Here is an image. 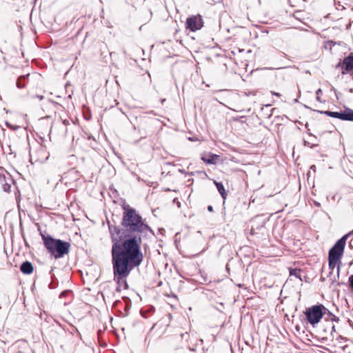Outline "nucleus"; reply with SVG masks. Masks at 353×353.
Here are the masks:
<instances>
[{"instance_id": "obj_1", "label": "nucleus", "mask_w": 353, "mask_h": 353, "mask_svg": "<svg viewBox=\"0 0 353 353\" xmlns=\"http://www.w3.org/2000/svg\"><path fill=\"white\" fill-rule=\"evenodd\" d=\"M123 229L109 225L112 243L111 254L114 279L127 288L125 279L143 260L141 252V234L150 231L144 219L133 208L125 209Z\"/></svg>"}, {"instance_id": "obj_6", "label": "nucleus", "mask_w": 353, "mask_h": 353, "mask_svg": "<svg viewBox=\"0 0 353 353\" xmlns=\"http://www.w3.org/2000/svg\"><path fill=\"white\" fill-rule=\"evenodd\" d=\"M330 117L340 119L341 120L353 121V110L351 109H345L344 111L338 112H326Z\"/></svg>"}, {"instance_id": "obj_4", "label": "nucleus", "mask_w": 353, "mask_h": 353, "mask_svg": "<svg viewBox=\"0 0 353 353\" xmlns=\"http://www.w3.org/2000/svg\"><path fill=\"white\" fill-rule=\"evenodd\" d=\"M325 310L323 305H316L307 308L304 313L307 321L314 325L321 321Z\"/></svg>"}, {"instance_id": "obj_7", "label": "nucleus", "mask_w": 353, "mask_h": 353, "mask_svg": "<svg viewBox=\"0 0 353 353\" xmlns=\"http://www.w3.org/2000/svg\"><path fill=\"white\" fill-rule=\"evenodd\" d=\"M339 66L341 68L343 74L351 72L353 70V54L351 53L344 58L343 61L339 63Z\"/></svg>"}, {"instance_id": "obj_9", "label": "nucleus", "mask_w": 353, "mask_h": 353, "mask_svg": "<svg viewBox=\"0 0 353 353\" xmlns=\"http://www.w3.org/2000/svg\"><path fill=\"white\" fill-rule=\"evenodd\" d=\"M21 271L26 274H30L33 272V266L29 261L23 262L20 268Z\"/></svg>"}, {"instance_id": "obj_12", "label": "nucleus", "mask_w": 353, "mask_h": 353, "mask_svg": "<svg viewBox=\"0 0 353 353\" xmlns=\"http://www.w3.org/2000/svg\"><path fill=\"white\" fill-rule=\"evenodd\" d=\"M25 77L23 76H21L18 79V80L17 81V85L18 88H23L25 87V85L23 83H22V82H21L22 79H23Z\"/></svg>"}, {"instance_id": "obj_16", "label": "nucleus", "mask_w": 353, "mask_h": 353, "mask_svg": "<svg viewBox=\"0 0 353 353\" xmlns=\"http://www.w3.org/2000/svg\"><path fill=\"white\" fill-rule=\"evenodd\" d=\"M350 92H353V88H352V89H350Z\"/></svg>"}, {"instance_id": "obj_3", "label": "nucleus", "mask_w": 353, "mask_h": 353, "mask_svg": "<svg viewBox=\"0 0 353 353\" xmlns=\"http://www.w3.org/2000/svg\"><path fill=\"white\" fill-rule=\"evenodd\" d=\"M352 233H353V230L338 240L329 252V267L332 270L336 268L338 274L339 273L341 260L343 254L346 241Z\"/></svg>"}, {"instance_id": "obj_11", "label": "nucleus", "mask_w": 353, "mask_h": 353, "mask_svg": "<svg viewBox=\"0 0 353 353\" xmlns=\"http://www.w3.org/2000/svg\"><path fill=\"white\" fill-rule=\"evenodd\" d=\"M290 274L291 276H295L296 278H300V270L297 269L291 270L290 272Z\"/></svg>"}, {"instance_id": "obj_2", "label": "nucleus", "mask_w": 353, "mask_h": 353, "mask_svg": "<svg viewBox=\"0 0 353 353\" xmlns=\"http://www.w3.org/2000/svg\"><path fill=\"white\" fill-rule=\"evenodd\" d=\"M42 239L48 252L55 259L62 258L69 253L70 243L45 235H42Z\"/></svg>"}, {"instance_id": "obj_14", "label": "nucleus", "mask_w": 353, "mask_h": 353, "mask_svg": "<svg viewBox=\"0 0 353 353\" xmlns=\"http://www.w3.org/2000/svg\"><path fill=\"white\" fill-rule=\"evenodd\" d=\"M271 93H272V94L277 96V97H280L281 96V94L279 93V92H275L272 91Z\"/></svg>"}, {"instance_id": "obj_13", "label": "nucleus", "mask_w": 353, "mask_h": 353, "mask_svg": "<svg viewBox=\"0 0 353 353\" xmlns=\"http://www.w3.org/2000/svg\"><path fill=\"white\" fill-rule=\"evenodd\" d=\"M322 94V90L321 89H318L316 91V100L318 101H321V99H320V94Z\"/></svg>"}, {"instance_id": "obj_17", "label": "nucleus", "mask_w": 353, "mask_h": 353, "mask_svg": "<svg viewBox=\"0 0 353 353\" xmlns=\"http://www.w3.org/2000/svg\"><path fill=\"white\" fill-rule=\"evenodd\" d=\"M2 178V175L0 174V180Z\"/></svg>"}, {"instance_id": "obj_15", "label": "nucleus", "mask_w": 353, "mask_h": 353, "mask_svg": "<svg viewBox=\"0 0 353 353\" xmlns=\"http://www.w3.org/2000/svg\"><path fill=\"white\" fill-rule=\"evenodd\" d=\"M208 211H210V212H212V211H213V208H212V205H209V206L208 207Z\"/></svg>"}, {"instance_id": "obj_8", "label": "nucleus", "mask_w": 353, "mask_h": 353, "mask_svg": "<svg viewBox=\"0 0 353 353\" xmlns=\"http://www.w3.org/2000/svg\"><path fill=\"white\" fill-rule=\"evenodd\" d=\"M219 156L214 154H208L201 157V159L207 164H215L219 159Z\"/></svg>"}, {"instance_id": "obj_10", "label": "nucleus", "mask_w": 353, "mask_h": 353, "mask_svg": "<svg viewBox=\"0 0 353 353\" xmlns=\"http://www.w3.org/2000/svg\"><path fill=\"white\" fill-rule=\"evenodd\" d=\"M214 183L219 192L220 193V194L221 195L223 199H225L226 198L227 193L225 190L223 185L221 183H219L216 181H214Z\"/></svg>"}, {"instance_id": "obj_5", "label": "nucleus", "mask_w": 353, "mask_h": 353, "mask_svg": "<svg viewBox=\"0 0 353 353\" xmlns=\"http://www.w3.org/2000/svg\"><path fill=\"white\" fill-rule=\"evenodd\" d=\"M185 26L191 31H196L203 27V19L200 15L190 17L186 20Z\"/></svg>"}]
</instances>
